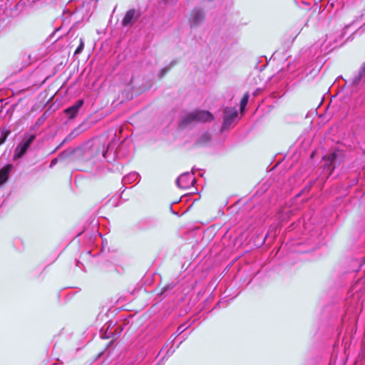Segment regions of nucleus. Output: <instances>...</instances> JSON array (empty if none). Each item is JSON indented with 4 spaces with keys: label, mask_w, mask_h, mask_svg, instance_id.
I'll list each match as a JSON object with an SVG mask.
<instances>
[{
    "label": "nucleus",
    "mask_w": 365,
    "mask_h": 365,
    "mask_svg": "<svg viewBox=\"0 0 365 365\" xmlns=\"http://www.w3.org/2000/svg\"><path fill=\"white\" fill-rule=\"evenodd\" d=\"M213 115L207 110H194L181 114L179 127L181 129L192 128L199 123H205L212 120Z\"/></svg>",
    "instance_id": "1"
},
{
    "label": "nucleus",
    "mask_w": 365,
    "mask_h": 365,
    "mask_svg": "<svg viewBox=\"0 0 365 365\" xmlns=\"http://www.w3.org/2000/svg\"><path fill=\"white\" fill-rule=\"evenodd\" d=\"M324 164L323 165V173L326 178H328L334 170V169L341 164V155L337 153H331L323 158Z\"/></svg>",
    "instance_id": "2"
},
{
    "label": "nucleus",
    "mask_w": 365,
    "mask_h": 365,
    "mask_svg": "<svg viewBox=\"0 0 365 365\" xmlns=\"http://www.w3.org/2000/svg\"><path fill=\"white\" fill-rule=\"evenodd\" d=\"M36 139L35 134L26 133L21 141L16 145L14 149L13 160H16L21 158L28 151L31 145Z\"/></svg>",
    "instance_id": "3"
},
{
    "label": "nucleus",
    "mask_w": 365,
    "mask_h": 365,
    "mask_svg": "<svg viewBox=\"0 0 365 365\" xmlns=\"http://www.w3.org/2000/svg\"><path fill=\"white\" fill-rule=\"evenodd\" d=\"M193 175V169L192 170V173L188 172L182 173L176 180L175 182L177 186L184 190L188 189L191 186H193L196 182V179Z\"/></svg>",
    "instance_id": "4"
},
{
    "label": "nucleus",
    "mask_w": 365,
    "mask_h": 365,
    "mask_svg": "<svg viewBox=\"0 0 365 365\" xmlns=\"http://www.w3.org/2000/svg\"><path fill=\"white\" fill-rule=\"evenodd\" d=\"M238 112L235 108H225L224 110L223 123L222 125L221 131L229 129L234 120L237 117Z\"/></svg>",
    "instance_id": "5"
},
{
    "label": "nucleus",
    "mask_w": 365,
    "mask_h": 365,
    "mask_svg": "<svg viewBox=\"0 0 365 365\" xmlns=\"http://www.w3.org/2000/svg\"><path fill=\"white\" fill-rule=\"evenodd\" d=\"M205 11L203 9L200 8H195L191 14L189 18V23L191 28H196L198 27L204 21L205 19Z\"/></svg>",
    "instance_id": "6"
},
{
    "label": "nucleus",
    "mask_w": 365,
    "mask_h": 365,
    "mask_svg": "<svg viewBox=\"0 0 365 365\" xmlns=\"http://www.w3.org/2000/svg\"><path fill=\"white\" fill-rule=\"evenodd\" d=\"M139 11L132 9H129L125 14L122 20V25L125 27L132 26L140 18Z\"/></svg>",
    "instance_id": "7"
},
{
    "label": "nucleus",
    "mask_w": 365,
    "mask_h": 365,
    "mask_svg": "<svg viewBox=\"0 0 365 365\" xmlns=\"http://www.w3.org/2000/svg\"><path fill=\"white\" fill-rule=\"evenodd\" d=\"M83 104L84 101L83 99H79L76 101L73 105L67 108L64 112L69 119H73L78 115L80 108L83 106Z\"/></svg>",
    "instance_id": "8"
},
{
    "label": "nucleus",
    "mask_w": 365,
    "mask_h": 365,
    "mask_svg": "<svg viewBox=\"0 0 365 365\" xmlns=\"http://www.w3.org/2000/svg\"><path fill=\"white\" fill-rule=\"evenodd\" d=\"M365 82V62L361 65L359 71L351 79V84L358 86Z\"/></svg>",
    "instance_id": "9"
},
{
    "label": "nucleus",
    "mask_w": 365,
    "mask_h": 365,
    "mask_svg": "<svg viewBox=\"0 0 365 365\" xmlns=\"http://www.w3.org/2000/svg\"><path fill=\"white\" fill-rule=\"evenodd\" d=\"M13 168V165L7 164L0 170V185L4 184L8 180L9 174Z\"/></svg>",
    "instance_id": "10"
},
{
    "label": "nucleus",
    "mask_w": 365,
    "mask_h": 365,
    "mask_svg": "<svg viewBox=\"0 0 365 365\" xmlns=\"http://www.w3.org/2000/svg\"><path fill=\"white\" fill-rule=\"evenodd\" d=\"M140 179V175L136 172H131L128 175H125L122 178V183L125 185L131 184L135 182H138Z\"/></svg>",
    "instance_id": "11"
},
{
    "label": "nucleus",
    "mask_w": 365,
    "mask_h": 365,
    "mask_svg": "<svg viewBox=\"0 0 365 365\" xmlns=\"http://www.w3.org/2000/svg\"><path fill=\"white\" fill-rule=\"evenodd\" d=\"M82 129H81V126L79 125L76 128H75L65 138L64 140L61 142V143L58 145V148H60L61 146H62L64 143H67V142H69L71 140H72L73 139H74L75 138H76L78 135H79L81 133H82Z\"/></svg>",
    "instance_id": "12"
},
{
    "label": "nucleus",
    "mask_w": 365,
    "mask_h": 365,
    "mask_svg": "<svg viewBox=\"0 0 365 365\" xmlns=\"http://www.w3.org/2000/svg\"><path fill=\"white\" fill-rule=\"evenodd\" d=\"M211 140V135L209 132H205L197 140L195 145L197 146H204L207 145Z\"/></svg>",
    "instance_id": "13"
},
{
    "label": "nucleus",
    "mask_w": 365,
    "mask_h": 365,
    "mask_svg": "<svg viewBox=\"0 0 365 365\" xmlns=\"http://www.w3.org/2000/svg\"><path fill=\"white\" fill-rule=\"evenodd\" d=\"M75 152V150L74 149H67L63 152H61L59 155H58V158L60 160H63L68 158H69L70 156H71Z\"/></svg>",
    "instance_id": "14"
},
{
    "label": "nucleus",
    "mask_w": 365,
    "mask_h": 365,
    "mask_svg": "<svg viewBox=\"0 0 365 365\" xmlns=\"http://www.w3.org/2000/svg\"><path fill=\"white\" fill-rule=\"evenodd\" d=\"M250 95L249 93H246L240 101V110L243 112L249 101Z\"/></svg>",
    "instance_id": "15"
},
{
    "label": "nucleus",
    "mask_w": 365,
    "mask_h": 365,
    "mask_svg": "<svg viewBox=\"0 0 365 365\" xmlns=\"http://www.w3.org/2000/svg\"><path fill=\"white\" fill-rule=\"evenodd\" d=\"M9 134H10L9 130L4 129L2 130V133L0 135V145L5 143V141L6 140V138Z\"/></svg>",
    "instance_id": "16"
},
{
    "label": "nucleus",
    "mask_w": 365,
    "mask_h": 365,
    "mask_svg": "<svg viewBox=\"0 0 365 365\" xmlns=\"http://www.w3.org/2000/svg\"><path fill=\"white\" fill-rule=\"evenodd\" d=\"M83 48H84L83 40V38H81L80 43H79L78 46L77 47V48L76 49L74 54L75 55L80 54L83 51Z\"/></svg>",
    "instance_id": "17"
},
{
    "label": "nucleus",
    "mask_w": 365,
    "mask_h": 365,
    "mask_svg": "<svg viewBox=\"0 0 365 365\" xmlns=\"http://www.w3.org/2000/svg\"><path fill=\"white\" fill-rule=\"evenodd\" d=\"M186 329H187V327L185 324H182V325L179 326L177 329V331H176L177 336L181 334Z\"/></svg>",
    "instance_id": "18"
},
{
    "label": "nucleus",
    "mask_w": 365,
    "mask_h": 365,
    "mask_svg": "<svg viewBox=\"0 0 365 365\" xmlns=\"http://www.w3.org/2000/svg\"><path fill=\"white\" fill-rule=\"evenodd\" d=\"M174 351H175L174 349H172L171 348H170L167 351L165 356L162 359V361L164 360V359H168V357H170L174 353Z\"/></svg>",
    "instance_id": "19"
},
{
    "label": "nucleus",
    "mask_w": 365,
    "mask_h": 365,
    "mask_svg": "<svg viewBox=\"0 0 365 365\" xmlns=\"http://www.w3.org/2000/svg\"><path fill=\"white\" fill-rule=\"evenodd\" d=\"M60 160L59 158H58V156L56 158H53L51 161V163H50V168H53L56 163L57 162Z\"/></svg>",
    "instance_id": "20"
},
{
    "label": "nucleus",
    "mask_w": 365,
    "mask_h": 365,
    "mask_svg": "<svg viewBox=\"0 0 365 365\" xmlns=\"http://www.w3.org/2000/svg\"><path fill=\"white\" fill-rule=\"evenodd\" d=\"M313 183H314V182H309V184L304 187L303 192H305V191L308 192L311 189Z\"/></svg>",
    "instance_id": "21"
},
{
    "label": "nucleus",
    "mask_w": 365,
    "mask_h": 365,
    "mask_svg": "<svg viewBox=\"0 0 365 365\" xmlns=\"http://www.w3.org/2000/svg\"><path fill=\"white\" fill-rule=\"evenodd\" d=\"M168 68H164L161 69L160 71V78H162L168 72Z\"/></svg>",
    "instance_id": "22"
},
{
    "label": "nucleus",
    "mask_w": 365,
    "mask_h": 365,
    "mask_svg": "<svg viewBox=\"0 0 365 365\" xmlns=\"http://www.w3.org/2000/svg\"><path fill=\"white\" fill-rule=\"evenodd\" d=\"M173 288V286H165L163 288L161 294H164L168 289H170Z\"/></svg>",
    "instance_id": "23"
},
{
    "label": "nucleus",
    "mask_w": 365,
    "mask_h": 365,
    "mask_svg": "<svg viewBox=\"0 0 365 365\" xmlns=\"http://www.w3.org/2000/svg\"><path fill=\"white\" fill-rule=\"evenodd\" d=\"M109 148H110V145L108 146V148H107L106 150H103V152H102L103 156L104 157L105 159L108 158Z\"/></svg>",
    "instance_id": "24"
},
{
    "label": "nucleus",
    "mask_w": 365,
    "mask_h": 365,
    "mask_svg": "<svg viewBox=\"0 0 365 365\" xmlns=\"http://www.w3.org/2000/svg\"><path fill=\"white\" fill-rule=\"evenodd\" d=\"M154 224L153 222H150V224L148 225L145 226V228H148L151 227Z\"/></svg>",
    "instance_id": "25"
},
{
    "label": "nucleus",
    "mask_w": 365,
    "mask_h": 365,
    "mask_svg": "<svg viewBox=\"0 0 365 365\" xmlns=\"http://www.w3.org/2000/svg\"><path fill=\"white\" fill-rule=\"evenodd\" d=\"M352 25H353V24H349V25H346V26L344 27V30H346V29H349V27H351Z\"/></svg>",
    "instance_id": "26"
},
{
    "label": "nucleus",
    "mask_w": 365,
    "mask_h": 365,
    "mask_svg": "<svg viewBox=\"0 0 365 365\" xmlns=\"http://www.w3.org/2000/svg\"><path fill=\"white\" fill-rule=\"evenodd\" d=\"M122 168H123V165H122L121 164H119V165H118V166H117V169H118V170H120V169H121Z\"/></svg>",
    "instance_id": "27"
},
{
    "label": "nucleus",
    "mask_w": 365,
    "mask_h": 365,
    "mask_svg": "<svg viewBox=\"0 0 365 365\" xmlns=\"http://www.w3.org/2000/svg\"><path fill=\"white\" fill-rule=\"evenodd\" d=\"M141 355H142V356H142V358H143V359H144V357H145V354H144V353H143V352H142Z\"/></svg>",
    "instance_id": "28"
},
{
    "label": "nucleus",
    "mask_w": 365,
    "mask_h": 365,
    "mask_svg": "<svg viewBox=\"0 0 365 365\" xmlns=\"http://www.w3.org/2000/svg\"><path fill=\"white\" fill-rule=\"evenodd\" d=\"M257 91H258V90L255 91L254 92V93H253V94H254L255 96V95H257Z\"/></svg>",
    "instance_id": "29"
},
{
    "label": "nucleus",
    "mask_w": 365,
    "mask_h": 365,
    "mask_svg": "<svg viewBox=\"0 0 365 365\" xmlns=\"http://www.w3.org/2000/svg\"><path fill=\"white\" fill-rule=\"evenodd\" d=\"M161 364V361H159L156 365H160Z\"/></svg>",
    "instance_id": "30"
},
{
    "label": "nucleus",
    "mask_w": 365,
    "mask_h": 365,
    "mask_svg": "<svg viewBox=\"0 0 365 365\" xmlns=\"http://www.w3.org/2000/svg\"><path fill=\"white\" fill-rule=\"evenodd\" d=\"M162 350H163V349H161V350L160 351V352H158V356L159 354H160V352L162 351Z\"/></svg>",
    "instance_id": "31"
},
{
    "label": "nucleus",
    "mask_w": 365,
    "mask_h": 365,
    "mask_svg": "<svg viewBox=\"0 0 365 365\" xmlns=\"http://www.w3.org/2000/svg\"><path fill=\"white\" fill-rule=\"evenodd\" d=\"M165 1L168 2L170 0H165Z\"/></svg>",
    "instance_id": "32"
}]
</instances>
